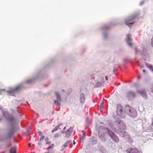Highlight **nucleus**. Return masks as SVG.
Here are the masks:
<instances>
[{
  "mask_svg": "<svg viewBox=\"0 0 153 153\" xmlns=\"http://www.w3.org/2000/svg\"><path fill=\"white\" fill-rule=\"evenodd\" d=\"M45 138V136H42L40 138L39 140L40 141H41L43 140Z\"/></svg>",
  "mask_w": 153,
  "mask_h": 153,
  "instance_id": "473e14b6",
  "label": "nucleus"
},
{
  "mask_svg": "<svg viewBox=\"0 0 153 153\" xmlns=\"http://www.w3.org/2000/svg\"><path fill=\"white\" fill-rule=\"evenodd\" d=\"M4 90V89H0V95L1 94V92Z\"/></svg>",
  "mask_w": 153,
  "mask_h": 153,
  "instance_id": "58836bf2",
  "label": "nucleus"
},
{
  "mask_svg": "<svg viewBox=\"0 0 153 153\" xmlns=\"http://www.w3.org/2000/svg\"><path fill=\"white\" fill-rule=\"evenodd\" d=\"M61 132L62 133H65V132L63 130H62L61 131Z\"/></svg>",
  "mask_w": 153,
  "mask_h": 153,
  "instance_id": "de8ad7c7",
  "label": "nucleus"
},
{
  "mask_svg": "<svg viewBox=\"0 0 153 153\" xmlns=\"http://www.w3.org/2000/svg\"><path fill=\"white\" fill-rule=\"evenodd\" d=\"M48 137H46V138H45V141H48Z\"/></svg>",
  "mask_w": 153,
  "mask_h": 153,
  "instance_id": "79ce46f5",
  "label": "nucleus"
},
{
  "mask_svg": "<svg viewBox=\"0 0 153 153\" xmlns=\"http://www.w3.org/2000/svg\"><path fill=\"white\" fill-rule=\"evenodd\" d=\"M33 153H35V152H33Z\"/></svg>",
  "mask_w": 153,
  "mask_h": 153,
  "instance_id": "bf43d9fd",
  "label": "nucleus"
},
{
  "mask_svg": "<svg viewBox=\"0 0 153 153\" xmlns=\"http://www.w3.org/2000/svg\"><path fill=\"white\" fill-rule=\"evenodd\" d=\"M28 146H29V147H31V143H29Z\"/></svg>",
  "mask_w": 153,
  "mask_h": 153,
  "instance_id": "09e8293b",
  "label": "nucleus"
},
{
  "mask_svg": "<svg viewBox=\"0 0 153 153\" xmlns=\"http://www.w3.org/2000/svg\"><path fill=\"white\" fill-rule=\"evenodd\" d=\"M126 114L132 117H135L137 116V113L134 108L127 105L125 107Z\"/></svg>",
  "mask_w": 153,
  "mask_h": 153,
  "instance_id": "f257e3e1",
  "label": "nucleus"
},
{
  "mask_svg": "<svg viewBox=\"0 0 153 153\" xmlns=\"http://www.w3.org/2000/svg\"><path fill=\"white\" fill-rule=\"evenodd\" d=\"M38 144L39 145H42V143H41L40 142H39V143H38Z\"/></svg>",
  "mask_w": 153,
  "mask_h": 153,
  "instance_id": "3c124183",
  "label": "nucleus"
},
{
  "mask_svg": "<svg viewBox=\"0 0 153 153\" xmlns=\"http://www.w3.org/2000/svg\"><path fill=\"white\" fill-rule=\"evenodd\" d=\"M137 92L140 94L144 99H146L147 98V96L145 89L137 90Z\"/></svg>",
  "mask_w": 153,
  "mask_h": 153,
  "instance_id": "9b49d317",
  "label": "nucleus"
},
{
  "mask_svg": "<svg viewBox=\"0 0 153 153\" xmlns=\"http://www.w3.org/2000/svg\"><path fill=\"white\" fill-rule=\"evenodd\" d=\"M65 128H66L65 127H64L63 128V130H65Z\"/></svg>",
  "mask_w": 153,
  "mask_h": 153,
  "instance_id": "13d9d810",
  "label": "nucleus"
},
{
  "mask_svg": "<svg viewBox=\"0 0 153 153\" xmlns=\"http://www.w3.org/2000/svg\"><path fill=\"white\" fill-rule=\"evenodd\" d=\"M106 131L109 137L114 142L118 143L119 142V139L117 136L111 130L107 128Z\"/></svg>",
  "mask_w": 153,
  "mask_h": 153,
  "instance_id": "423d86ee",
  "label": "nucleus"
},
{
  "mask_svg": "<svg viewBox=\"0 0 153 153\" xmlns=\"http://www.w3.org/2000/svg\"><path fill=\"white\" fill-rule=\"evenodd\" d=\"M126 42L129 47H131L132 45V39H127Z\"/></svg>",
  "mask_w": 153,
  "mask_h": 153,
  "instance_id": "dca6fc26",
  "label": "nucleus"
},
{
  "mask_svg": "<svg viewBox=\"0 0 153 153\" xmlns=\"http://www.w3.org/2000/svg\"><path fill=\"white\" fill-rule=\"evenodd\" d=\"M71 140H68L67 141L64 145L63 146L65 147H66L68 146V145L71 143Z\"/></svg>",
  "mask_w": 153,
  "mask_h": 153,
  "instance_id": "b1692460",
  "label": "nucleus"
},
{
  "mask_svg": "<svg viewBox=\"0 0 153 153\" xmlns=\"http://www.w3.org/2000/svg\"><path fill=\"white\" fill-rule=\"evenodd\" d=\"M55 94L57 100L61 102L62 100V99L59 93L58 92H56L55 93Z\"/></svg>",
  "mask_w": 153,
  "mask_h": 153,
  "instance_id": "aec40b11",
  "label": "nucleus"
},
{
  "mask_svg": "<svg viewBox=\"0 0 153 153\" xmlns=\"http://www.w3.org/2000/svg\"><path fill=\"white\" fill-rule=\"evenodd\" d=\"M89 123H86V128H88L89 127Z\"/></svg>",
  "mask_w": 153,
  "mask_h": 153,
  "instance_id": "f704fd0d",
  "label": "nucleus"
},
{
  "mask_svg": "<svg viewBox=\"0 0 153 153\" xmlns=\"http://www.w3.org/2000/svg\"><path fill=\"white\" fill-rule=\"evenodd\" d=\"M126 96L129 100H131L132 98H134L135 96L134 93L132 91L128 92Z\"/></svg>",
  "mask_w": 153,
  "mask_h": 153,
  "instance_id": "4468645a",
  "label": "nucleus"
},
{
  "mask_svg": "<svg viewBox=\"0 0 153 153\" xmlns=\"http://www.w3.org/2000/svg\"><path fill=\"white\" fill-rule=\"evenodd\" d=\"M89 123V118L87 117L86 118V123Z\"/></svg>",
  "mask_w": 153,
  "mask_h": 153,
  "instance_id": "72a5a7b5",
  "label": "nucleus"
},
{
  "mask_svg": "<svg viewBox=\"0 0 153 153\" xmlns=\"http://www.w3.org/2000/svg\"><path fill=\"white\" fill-rule=\"evenodd\" d=\"M16 123V121L15 123H10L11 125V128L8 132V138H11L12 137L13 135V134L16 131V130L15 129V124Z\"/></svg>",
  "mask_w": 153,
  "mask_h": 153,
  "instance_id": "6e6552de",
  "label": "nucleus"
},
{
  "mask_svg": "<svg viewBox=\"0 0 153 153\" xmlns=\"http://www.w3.org/2000/svg\"><path fill=\"white\" fill-rule=\"evenodd\" d=\"M98 135L101 141H104L105 140V138L104 134H100V132H99Z\"/></svg>",
  "mask_w": 153,
  "mask_h": 153,
  "instance_id": "6ab92c4d",
  "label": "nucleus"
},
{
  "mask_svg": "<svg viewBox=\"0 0 153 153\" xmlns=\"http://www.w3.org/2000/svg\"><path fill=\"white\" fill-rule=\"evenodd\" d=\"M73 127H71L66 131H65L66 134L65 137L68 138L71 135V134L72 133L73 131Z\"/></svg>",
  "mask_w": 153,
  "mask_h": 153,
  "instance_id": "ddd939ff",
  "label": "nucleus"
},
{
  "mask_svg": "<svg viewBox=\"0 0 153 153\" xmlns=\"http://www.w3.org/2000/svg\"><path fill=\"white\" fill-rule=\"evenodd\" d=\"M143 73H145L146 72V71L145 69H143Z\"/></svg>",
  "mask_w": 153,
  "mask_h": 153,
  "instance_id": "603ef678",
  "label": "nucleus"
},
{
  "mask_svg": "<svg viewBox=\"0 0 153 153\" xmlns=\"http://www.w3.org/2000/svg\"><path fill=\"white\" fill-rule=\"evenodd\" d=\"M152 40V46H153V39H151Z\"/></svg>",
  "mask_w": 153,
  "mask_h": 153,
  "instance_id": "c03bdc74",
  "label": "nucleus"
},
{
  "mask_svg": "<svg viewBox=\"0 0 153 153\" xmlns=\"http://www.w3.org/2000/svg\"><path fill=\"white\" fill-rule=\"evenodd\" d=\"M16 149L15 147L11 148L10 150V153H16Z\"/></svg>",
  "mask_w": 153,
  "mask_h": 153,
  "instance_id": "412c9836",
  "label": "nucleus"
},
{
  "mask_svg": "<svg viewBox=\"0 0 153 153\" xmlns=\"http://www.w3.org/2000/svg\"><path fill=\"white\" fill-rule=\"evenodd\" d=\"M105 79L106 80H108V78H107V77L106 76L105 77Z\"/></svg>",
  "mask_w": 153,
  "mask_h": 153,
  "instance_id": "864d4df0",
  "label": "nucleus"
},
{
  "mask_svg": "<svg viewBox=\"0 0 153 153\" xmlns=\"http://www.w3.org/2000/svg\"><path fill=\"white\" fill-rule=\"evenodd\" d=\"M54 144H52L47 149V150H49V149L53 148V147L54 146Z\"/></svg>",
  "mask_w": 153,
  "mask_h": 153,
  "instance_id": "c756f323",
  "label": "nucleus"
},
{
  "mask_svg": "<svg viewBox=\"0 0 153 153\" xmlns=\"http://www.w3.org/2000/svg\"><path fill=\"white\" fill-rule=\"evenodd\" d=\"M116 132L119 134L120 136L124 138L125 139L127 140L128 139H131V138L130 137L129 135L124 130H123L122 131L120 130V131H116Z\"/></svg>",
  "mask_w": 153,
  "mask_h": 153,
  "instance_id": "1a4fd4ad",
  "label": "nucleus"
},
{
  "mask_svg": "<svg viewBox=\"0 0 153 153\" xmlns=\"http://www.w3.org/2000/svg\"><path fill=\"white\" fill-rule=\"evenodd\" d=\"M62 124H59V125L56 126L55 128H54L52 131V132L53 133V132H54L56 131L57 130H58V129L59 128V126L61 125Z\"/></svg>",
  "mask_w": 153,
  "mask_h": 153,
  "instance_id": "393cba45",
  "label": "nucleus"
},
{
  "mask_svg": "<svg viewBox=\"0 0 153 153\" xmlns=\"http://www.w3.org/2000/svg\"><path fill=\"white\" fill-rule=\"evenodd\" d=\"M128 153H142V152L139 150L134 147L129 148L126 150Z\"/></svg>",
  "mask_w": 153,
  "mask_h": 153,
  "instance_id": "9d476101",
  "label": "nucleus"
},
{
  "mask_svg": "<svg viewBox=\"0 0 153 153\" xmlns=\"http://www.w3.org/2000/svg\"><path fill=\"white\" fill-rule=\"evenodd\" d=\"M40 76L39 74H38L36 75V76L35 77L33 78L32 79H27L25 81V83H30L32 82H33L35 79H37L38 77H39Z\"/></svg>",
  "mask_w": 153,
  "mask_h": 153,
  "instance_id": "2eb2a0df",
  "label": "nucleus"
},
{
  "mask_svg": "<svg viewBox=\"0 0 153 153\" xmlns=\"http://www.w3.org/2000/svg\"><path fill=\"white\" fill-rule=\"evenodd\" d=\"M51 142H47L45 143V144H48L49 145H50L51 144Z\"/></svg>",
  "mask_w": 153,
  "mask_h": 153,
  "instance_id": "a19ab883",
  "label": "nucleus"
},
{
  "mask_svg": "<svg viewBox=\"0 0 153 153\" xmlns=\"http://www.w3.org/2000/svg\"><path fill=\"white\" fill-rule=\"evenodd\" d=\"M151 92L153 93V87L151 88Z\"/></svg>",
  "mask_w": 153,
  "mask_h": 153,
  "instance_id": "49530a36",
  "label": "nucleus"
},
{
  "mask_svg": "<svg viewBox=\"0 0 153 153\" xmlns=\"http://www.w3.org/2000/svg\"><path fill=\"white\" fill-rule=\"evenodd\" d=\"M75 143V142H74V141H73V144L74 145Z\"/></svg>",
  "mask_w": 153,
  "mask_h": 153,
  "instance_id": "6e6d98bb",
  "label": "nucleus"
},
{
  "mask_svg": "<svg viewBox=\"0 0 153 153\" xmlns=\"http://www.w3.org/2000/svg\"><path fill=\"white\" fill-rule=\"evenodd\" d=\"M100 107L101 109L104 108V103L103 102H102L100 105Z\"/></svg>",
  "mask_w": 153,
  "mask_h": 153,
  "instance_id": "7c9ffc66",
  "label": "nucleus"
},
{
  "mask_svg": "<svg viewBox=\"0 0 153 153\" xmlns=\"http://www.w3.org/2000/svg\"><path fill=\"white\" fill-rule=\"evenodd\" d=\"M65 148V147L63 146L62 147V149H61V151H62Z\"/></svg>",
  "mask_w": 153,
  "mask_h": 153,
  "instance_id": "ea45409f",
  "label": "nucleus"
},
{
  "mask_svg": "<svg viewBox=\"0 0 153 153\" xmlns=\"http://www.w3.org/2000/svg\"><path fill=\"white\" fill-rule=\"evenodd\" d=\"M116 113L117 114L122 118H124L126 117V109L125 110H123V107L120 105H117Z\"/></svg>",
  "mask_w": 153,
  "mask_h": 153,
  "instance_id": "7ed1b4c3",
  "label": "nucleus"
},
{
  "mask_svg": "<svg viewBox=\"0 0 153 153\" xmlns=\"http://www.w3.org/2000/svg\"><path fill=\"white\" fill-rule=\"evenodd\" d=\"M116 123L118 124V126L119 130L117 131H120V130L123 131L126 129V126L125 124L123 123V121L120 120L116 122ZM111 128L113 130L117 131L115 128L111 127Z\"/></svg>",
  "mask_w": 153,
  "mask_h": 153,
  "instance_id": "39448f33",
  "label": "nucleus"
},
{
  "mask_svg": "<svg viewBox=\"0 0 153 153\" xmlns=\"http://www.w3.org/2000/svg\"><path fill=\"white\" fill-rule=\"evenodd\" d=\"M60 136V134L59 133H56L54 135V137L56 138L59 137Z\"/></svg>",
  "mask_w": 153,
  "mask_h": 153,
  "instance_id": "c85d7f7f",
  "label": "nucleus"
},
{
  "mask_svg": "<svg viewBox=\"0 0 153 153\" xmlns=\"http://www.w3.org/2000/svg\"><path fill=\"white\" fill-rule=\"evenodd\" d=\"M109 144H111V146H112V145H113V143L112 142H111L110 143H109Z\"/></svg>",
  "mask_w": 153,
  "mask_h": 153,
  "instance_id": "a18cd8bd",
  "label": "nucleus"
},
{
  "mask_svg": "<svg viewBox=\"0 0 153 153\" xmlns=\"http://www.w3.org/2000/svg\"><path fill=\"white\" fill-rule=\"evenodd\" d=\"M127 36V37L128 38H128V39L130 38V37H131V35L129 34H128Z\"/></svg>",
  "mask_w": 153,
  "mask_h": 153,
  "instance_id": "e433bc0d",
  "label": "nucleus"
},
{
  "mask_svg": "<svg viewBox=\"0 0 153 153\" xmlns=\"http://www.w3.org/2000/svg\"><path fill=\"white\" fill-rule=\"evenodd\" d=\"M2 108V107L0 106V109L2 111L3 115L5 117V119L7 120L10 123H15L16 120L15 118L12 116L9 115L7 111H4Z\"/></svg>",
  "mask_w": 153,
  "mask_h": 153,
  "instance_id": "20e7f679",
  "label": "nucleus"
},
{
  "mask_svg": "<svg viewBox=\"0 0 153 153\" xmlns=\"http://www.w3.org/2000/svg\"><path fill=\"white\" fill-rule=\"evenodd\" d=\"M100 151L102 153H106L107 151L106 150L104 149L103 147L101 146L100 148Z\"/></svg>",
  "mask_w": 153,
  "mask_h": 153,
  "instance_id": "5701e85b",
  "label": "nucleus"
},
{
  "mask_svg": "<svg viewBox=\"0 0 153 153\" xmlns=\"http://www.w3.org/2000/svg\"><path fill=\"white\" fill-rule=\"evenodd\" d=\"M91 141L93 144H95L96 143V140L94 137H93L91 139Z\"/></svg>",
  "mask_w": 153,
  "mask_h": 153,
  "instance_id": "cd10ccee",
  "label": "nucleus"
},
{
  "mask_svg": "<svg viewBox=\"0 0 153 153\" xmlns=\"http://www.w3.org/2000/svg\"><path fill=\"white\" fill-rule=\"evenodd\" d=\"M140 67L141 68H142L143 67V66H140Z\"/></svg>",
  "mask_w": 153,
  "mask_h": 153,
  "instance_id": "5fc2aeb1",
  "label": "nucleus"
},
{
  "mask_svg": "<svg viewBox=\"0 0 153 153\" xmlns=\"http://www.w3.org/2000/svg\"><path fill=\"white\" fill-rule=\"evenodd\" d=\"M94 76V75H93V74H91V75L90 76L91 77H92V78H94V77H93V76Z\"/></svg>",
  "mask_w": 153,
  "mask_h": 153,
  "instance_id": "8fccbe9b",
  "label": "nucleus"
},
{
  "mask_svg": "<svg viewBox=\"0 0 153 153\" xmlns=\"http://www.w3.org/2000/svg\"><path fill=\"white\" fill-rule=\"evenodd\" d=\"M136 16V15H133L125 19V21L126 24L131 27L132 25L134 23V20L135 19Z\"/></svg>",
  "mask_w": 153,
  "mask_h": 153,
  "instance_id": "0eeeda50",
  "label": "nucleus"
},
{
  "mask_svg": "<svg viewBox=\"0 0 153 153\" xmlns=\"http://www.w3.org/2000/svg\"><path fill=\"white\" fill-rule=\"evenodd\" d=\"M22 87L23 84L22 83L15 88H9V90L6 91L5 92L8 95L13 96L15 93L19 91Z\"/></svg>",
  "mask_w": 153,
  "mask_h": 153,
  "instance_id": "f03ea898",
  "label": "nucleus"
},
{
  "mask_svg": "<svg viewBox=\"0 0 153 153\" xmlns=\"http://www.w3.org/2000/svg\"><path fill=\"white\" fill-rule=\"evenodd\" d=\"M42 132L41 131H39L38 132V134H39V135L40 136L42 134Z\"/></svg>",
  "mask_w": 153,
  "mask_h": 153,
  "instance_id": "4c0bfd02",
  "label": "nucleus"
},
{
  "mask_svg": "<svg viewBox=\"0 0 153 153\" xmlns=\"http://www.w3.org/2000/svg\"><path fill=\"white\" fill-rule=\"evenodd\" d=\"M102 84H103V82H102V83H101L99 82H98L97 83H96L95 86V87L97 88L99 87L102 85Z\"/></svg>",
  "mask_w": 153,
  "mask_h": 153,
  "instance_id": "a878e982",
  "label": "nucleus"
},
{
  "mask_svg": "<svg viewBox=\"0 0 153 153\" xmlns=\"http://www.w3.org/2000/svg\"><path fill=\"white\" fill-rule=\"evenodd\" d=\"M117 70V68L115 67H114V69H113V71H116Z\"/></svg>",
  "mask_w": 153,
  "mask_h": 153,
  "instance_id": "37998d69",
  "label": "nucleus"
},
{
  "mask_svg": "<svg viewBox=\"0 0 153 153\" xmlns=\"http://www.w3.org/2000/svg\"><path fill=\"white\" fill-rule=\"evenodd\" d=\"M85 100V97L83 94H81L80 97V101L81 103L84 102Z\"/></svg>",
  "mask_w": 153,
  "mask_h": 153,
  "instance_id": "f3484780",
  "label": "nucleus"
},
{
  "mask_svg": "<svg viewBox=\"0 0 153 153\" xmlns=\"http://www.w3.org/2000/svg\"><path fill=\"white\" fill-rule=\"evenodd\" d=\"M135 51L136 53L139 52H141V53L143 55L146 56L147 54V49L144 47H142L140 51L138 50V48H137L135 49Z\"/></svg>",
  "mask_w": 153,
  "mask_h": 153,
  "instance_id": "f8f14e48",
  "label": "nucleus"
},
{
  "mask_svg": "<svg viewBox=\"0 0 153 153\" xmlns=\"http://www.w3.org/2000/svg\"><path fill=\"white\" fill-rule=\"evenodd\" d=\"M54 153V152L50 153V152H46V153Z\"/></svg>",
  "mask_w": 153,
  "mask_h": 153,
  "instance_id": "4d7b16f0",
  "label": "nucleus"
},
{
  "mask_svg": "<svg viewBox=\"0 0 153 153\" xmlns=\"http://www.w3.org/2000/svg\"><path fill=\"white\" fill-rule=\"evenodd\" d=\"M128 139V141H129V143H133V141L132 140V139Z\"/></svg>",
  "mask_w": 153,
  "mask_h": 153,
  "instance_id": "c9c22d12",
  "label": "nucleus"
},
{
  "mask_svg": "<svg viewBox=\"0 0 153 153\" xmlns=\"http://www.w3.org/2000/svg\"><path fill=\"white\" fill-rule=\"evenodd\" d=\"M60 102L58 100H55L54 101V103L57 106H60Z\"/></svg>",
  "mask_w": 153,
  "mask_h": 153,
  "instance_id": "bb28decb",
  "label": "nucleus"
},
{
  "mask_svg": "<svg viewBox=\"0 0 153 153\" xmlns=\"http://www.w3.org/2000/svg\"><path fill=\"white\" fill-rule=\"evenodd\" d=\"M86 136L85 133V132L83 131V134L82 136L80 137V140L83 141Z\"/></svg>",
  "mask_w": 153,
  "mask_h": 153,
  "instance_id": "4be33fe9",
  "label": "nucleus"
},
{
  "mask_svg": "<svg viewBox=\"0 0 153 153\" xmlns=\"http://www.w3.org/2000/svg\"><path fill=\"white\" fill-rule=\"evenodd\" d=\"M31 129H28L27 132H26L25 133V135L26 136H28V135H29V134H28V133L29 132V131H30V130Z\"/></svg>",
  "mask_w": 153,
  "mask_h": 153,
  "instance_id": "2f4dec72",
  "label": "nucleus"
},
{
  "mask_svg": "<svg viewBox=\"0 0 153 153\" xmlns=\"http://www.w3.org/2000/svg\"><path fill=\"white\" fill-rule=\"evenodd\" d=\"M145 64L147 67L153 73V66L150 64L147 63H146Z\"/></svg>",
  "mask_w": 153,
  "mask_h": 153,
  "instance_id": "a211bd4d",
  "label": "nucleus"
}]
</instances>
